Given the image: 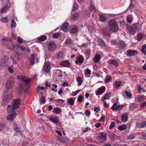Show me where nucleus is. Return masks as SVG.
Listing matches in <instances>:
<instances>
[{
    "mask_svg": "<svg viewBox=\"0 0 146 146\" xmlns=\"http://www.w3.org/2000/svg\"><path fill=\"white\" fill-rule=\"evenodd\" d=\"M108 27L110 31L113 32H117L119 31L117 23L113 20H111L109 22Z\"/></svg>",
    "mask_w": 146,
    "mask_h": 146,
    "instance_id": "obj_1",
    "label": "nucleus"
},
{
    "mask_svg": "<svg viewBox=\"0 0 146 146\" xmlns=\"http://www.w3.org/2000/svg\"><path fill=\"white\" fill-rule=\"evenodd\" d=\"M17 78L21 80L23 82H25L26 86L29 87L31 80L29 78L25 77L22 75L18 76Z\"/></svg>",
    "mask_w": 146,
    "mask_h": 146,
    "instance_id": "obj_2",
    "label": "nucleus"
},
{
    "mask_svg": "<svg viewBox=\"0 0 146 146\" xmlns=\"http://www.w3.org/2000/svg\"><path fill=\"white\" fill-rule=\"evenodd\" d=\"M14 79L13 77H10L6 82V87L7 90L12 88L14 85Z\"/></svg>",
    "mask_w": 146,
    "mask_h": 146,
    "instance_id": "obj_3",
    "label": "nucleus"
},
{
    "mask_svg": "<svg viewBox=\"0 0 146 146\" xmlns=\"http://www.w3.org/2000/svg\"><path fill=\"white\" fill-rule=\"evenodd\" d=\"M107 136V134L106 132H102L100 133L98 140L100 143H103L106 140Z\"/></svg>",
    "mask_w": 146,
    "mask_h": 146,
    "instance_id": "obj_4",
    "label": "nucleus"
},
{
    "mask_svg": "<svg viewBox=\"0 0 146 146\" xmlns=\"http://www.w3.org/2000/svg\"><path fill=\"white\" fill-rule=\"evenodd\" d=\"M48 48L50 51L52 52L56 50V45L54 42H50L48 43Z\"/></svg>",
    "mask_w": 146,
    "mask_h": 146,
    "instance_id": "obj_5",
    "label": "nucleus"
},
{
    "mask_svg": "<svg viewBox=\"0 0 146 146\" xmlns=\"http://www.w3.org/2000/svg\"><path fill=\"white\" fill-rule=\"evenodd\" d=\"M9 58L5 55H4L2 58L0 65L4 67H6L7 65V63L8 61Z\"/></svg>",
    "mask_w": 146,
    "mask_h": 146,
    "instance_id": "obj_6",
    "label": "nucleus"
},
{
    "mask_svg": "<svg viewBox=\"0 0 146 146\" xmlns=\"http://www.w3.org/2000/svg\"><path fill=\"white\" fill-rule=\"evenodd\" d=\"M48 119L51 122L56 125L59 122V120L57 117L55 115H52L48 118Z\"/></svg>",
    "mask_w": 146,
    "mask_h": 146,
    "instance_id": "obj_7",
    "label": "nucleus"
},
{
    "mask_svg": "<svg viewBox=\"0 0 146 146\" xmlns=\"http://www.w3.org/2000/svg\"><path fill=\"white\" fill-rule=\"evenodd\" d=\"M117 103H115L113 104V105L111 106V109L113 111H117L119 110H121L124 107L123 105H118L117 106Z\"/></svg>",
    "mask_w": 146,
    "mask_h": 146,
    "instance_id": "obj_8",
    "label": "nucleus"
},
{
    "mask_svg": "<svg viewBox=\"0 0 146 146\" xmlns=\"http://www.w3.org/2000/svg\"><path fill=\"white\" fill-rule=\"evenodd\" d=\"M35 60L37 62L38 60V58H36L35 55L34 54H32L30 56L29 59V60L30 63L32 65L34 64L35 63Z\"/></svg>",
    "mask_w": 146,
    "mask_h": 146,
    "instance_id": "obj_9",
    "label": "nucleus"
},
{
    "mask_svg": "<svg viewBox=\"0 0 146 146\" xmlns=\"http://www.w3.org/2000/svg\"><path fill=\"white\" fill-rule=\"evenodd\" d=\"M43 69L46 72H49L50 70V64L49 62H45L44 64Z\"/></svg>",
    "mask_w": 146,
    "mask_h": 146,
    "instance_id": "obj_10",
    "label": "nucleus"
},
{
    "mask_svg": "<svg viewBox=\"0 0 146 146\" xmlns=\"http://www.w3.org/2000/svg\"><path fill=\"white\" fill-rule=\"evenodd\" d=\"M137 54L136 51L133 50H129L127 51L126 54L129 56H133L137 55Z\"/></svg>",
    "mask_w": 146,
    "mask_h": 146,
    "instance_id": "obj_11",
    "label": "nucleus"
},
{
    "mask_svg": "<svg viewBox=\"0 0 146 146\" xmlns=\"http://www.w3.org/2000/svg\"><path fill=\"white\" fill-rule=\"evenodd\" d=\"M105 90V87L102 86L98 88L96 91V94L97 95H101L103 93Z\"/></svg>",
    "mask_w": 146,
    "mask_h": 146,
    "instance_id": "obj_12",
    "label": "nucleus"
},
{
    "mask_svg": "<svg viewBox=\"0 0 146 146\" xmlns=\"http://www.w3.org/2000/svg\"><path fill=\"white\" fill-rule=\"evenodd\" d=\"M140 30V28L136 26H134L131 28L129 31L131 34H134L136 32H138Z\"/></svg>",
    "mask_w": 146,
    "mask_h": 146,
    "instance_id": "obj_13",
    "label": "nucleus"
},
{
    "mask_svg": "<svg viewBox=\"0 0 146 146\" xmlns=\"http://www.w3.org/2000/svg\"><path fill=\"white\" fill-rule=\"evenodd\" d=\"M20 102V101L19 100L16 101L13 100L12 102L13 103L12 106H13V108L15 109L17 108L19 106Z\"/></svg>",
    "mask_w": 146,
    "mask_h": 146,
    "instance_id": "obj_14",
    "label": "nucleus"
},
{
    "mask_svg": "<svg viewBox=\"0 0 146 146\" xmlns=\"http://www.w3.org/2000/svg\"><path fill=\"white\" fill-rule=\"evenodd\" d=\"M78 31V28L77 26L75 25L72 26L70 30V32L72 33H76Z\"/></svg>",
    "mask_w": 146,
    "mask_h": 146,
    "instance_id": "obj_15",
    "label": "nucleus"
},
{
    "mask_svg": "<svg viewBox=\"0 0 146 146\" xmlns=\"http://www.w3.org/2000/svg\"><path fill=\"white\" fill-rule=\"evenodd\" d=\"M102 33L106 36H109L110 35V34L109 31L107 28H104L102 29Z\"/></svg>",
    "mask_w": 146,
    "mask_h": 146,
    "instance_id": "obj_16",
    "label": "nucleus"
},
{
    "mask_svg": "<svg viewBox=\"0 0 146 146\" xmlns=\"http://www.w3.org/2000/svg\"><path fill=\"white\" fill-rule=\"evenodd\" d=\"M116 44L120 48H124L126 46V45L125 42L123 41H121L119 42L116 43Z\"/></svg>",
    "mask_w": 146,
    "mask_h": 146,
    "instance_id": "obj_17",
    "label": "nucleus"
},
{
    "mask_svg": "<svg viewBox=\"0 0 146 146\" xmlns=\"http://www.w3.org/2000/svg\"><path fill=\"white\" fill-rule=\"evenodd\" d=\"M84 60V57L82 56H79L77 58V60L75 61V62L76 64L79 63L80 64H82Z\"/></svg>",
    "mask_w": 146,
    "mask_h": 146,
    "instance_id": "obj_18",
    "label": "nucleus"
},
{
    "mask_svg": "<svg viewBox=\"0 0 146 146\" xmlns=\"http://www.w3.org/2000/svg\"><path fill=\"white\" fill-rule=\"evenodd\" d=\"M15 108H13V106L11 105H8L7 109V112L9 113H14L15 110Z\"/></svg>",
    "mask_w": 146,
    "mask_h": 146,
    "instance_id": "obj_19",
    "label": "nucleus"
},
{
    "mask_svg": "<svg viewBox=\"0 0 146 146\" xmlns=\"http://www.w3.org/2000/svg\"><path fill=\"white\" fill-rule=\"evenodd\" d=\"M16 113H12L10 114L7 116V119L8 120L10 121H12L13 120L14 118L16 116Z\"/></svg>",
    "mask_w": 146,
    "mask_h": 146,
    "instance_id": "obj_20",
    "label": "nucleus"
},
{
    "mask_svg": "<svg viewBox=\"0 0 146 146\" xmlns=\"http://www.w3.org/2000/svg\"><path fill=\"white\" fill-rule=\"evenodd\" d=\"M69 26V24L68 23H64L61 29L64 32H66L68 30V27Z\"/></svg>",
    "mask_w": 146,
    "mask_h": 146,
    "instance_id": "obj_21",
    "label": "nucleus"
},
{
    "mask_svg": "<svg viewBox=\"0 0 146 146\" xmlns=\"http://www.w3.org/2000/svg\"><path fill=\"white\" fill-rule=\"evenodd\" d=\"M121 117H122V121L125 123L127 120L128 114L127 113L123 114L121 115Z\"/></svg>",
    "mask_w": 146,
    "mask_h": 146,
    "instance_id": "obj_22",
    "label": "nucleus"
},
{
    "mask_svg": "<svg viewBox=\"0 0 146 146\" xmlns=\"http://www.w3.org/2000/svg\"><path fill=\"white\" fill-rule=\"evenodd\" d=\"M100 58V56L98 54H97L94 56L93 59V61L96 63H98L99 62Z\"/></svg>",
    "mask_w": 146,
    "mask_h": 146,
    "instance_id": "obj_23",
    "label": "nucleus"
},
{
    "mask_svg": "<svg viewBox=\"0 0 146 146\" xmlns=\"http://www.w3.org/2000/svg\"><path fill=\"white\" fill-rule=\"evenodd\" d=\"M97 41L98 43V45L101 46L102 47L104 48L105 47V45L104 41L101 38L98 39Z\"/></svg>",
    "mask_w": 146,
    "mask_h": 146,
    "instance_id": "obj_24",
    "label": "nucleus"
},
{
    "mask_svg": "<svg viewBox=\"0 0 146 146\" xmlns=\"http://www.w3.org/2000/svg\"><path fill=\"white\" fill-rule=\"evenodd\" d=\"M111 96L110 93H108L104 95L103 98L101 99L102 101H104L105 100L108 99Z\"/></svg>",
    "mask_w": 146,
    "mask_h": 146,
    "instance_id": "obj_25",
    "label": "nucleus"
},
{
    "mask_svg": "<svg viewBox=\"0 0 146 146\" xmlns=\"http://www.w3.org/2000/svg\"><path fill=\"white\" fill-rule=\"evenodd\" d=\"M53 111L56 114H58L62 112V110L59 108L56 107L54 108Z\"/></svg>",
    "mask_w": 146,
    "mask_h": 146,
    "instance_id": "obj_26",
    "label": "nucleus"
},
{
    "mask_svg": "<svg viewBox=\"0 0 146 146\" xmlns=\"http://www.w3.org/2000/svg\"><path fill=\"white\" fill-rule=\"evenodd\" d=\"M110 64L113 65L116 67H117L118 66V62L115 60H112L110 61Z\"/></svg>",
    "mask_w": 146,
    "mask_h": 146,
    "instance_id": "obj_27",
    "label": "nucleus"
},
{
    "mask_svg": "<svg viewBox=\"0 0 146 146\" xmlns=\"http://www.w3.org/2000/svg\"><path fill=\"white\" fill-rule=\"evenodd\" d=\"M79 13L77 12L73 14L71 18V19L73 20H75L78 19L79 16Z\"/></svg>",
    "mask_w": 146,
    "mask_h": 146,
    "instance_id": "obj_28",
    "label": "nucleus"
},
{
    "mask_svg": "<svg viewBox=\"0 0 146 146\" xmlns=\"http://www.w3.org/2000/svg\"><path fill=\"white\" fill-rule=\"evenodd\" d=\"M46 36L45 35H42L37 38V39L39 41H43L46 39Z\"/></svg>",
    "mask_w": 146,
    "mask_h": 146,
    "instance_id": "obj_29",
    "label": "nucleus"
},
{
    "mask_svg": "<svg viewBox=\"0 0 146 146\" xmlns=\"http://www.w3.org/2000/svg\"><path fill=\"white\" fill-rule=\"evenodd\" d=\"M60 64L61 65L65 67H68L70 65V64L69 63V62L68 60H67L66 61H62L60 63Z\"/></svg>",
    "mask_w": 146,
    "mask_h": 146,
    "instance_id": "obj_30",
    "label": "nucleus"
},
{
    "mask_svg": "<svg viewBox=\"0 0 146 146\" xmlns=\"http://www.w3.org/2000/svg\"><path fill=\"white\" fill-rule=\"evenodd\" d=\"M87 28L89 31L91 33H93L95 31V29L94 26L90 25L87 26Z\"/></svg>",
    "mask_w": 146,
    "mask_h": 146,
    "instance_id": "obj_31",
    "label": "nucleus"
},
{
    "mask_svg": "<svg viewBox=\"0 0 146 146\" xmlns=\"http://www.w3.org/2000/svg\"><path fill=\"white\" fill-rule=\"evenodd\" d=\"M117 128L120 131H122L126 129H127V127L125 124H123L121 125L118 126Z\"/></svg>",
    "mask_w": 146,
    "mask_h": 146,
    "instance_id": "obj_32",
    "label": "nucleus"
},
{
    "mask_svg": "<svg viewBox=\"0 0 146 146\" xmlns=\"http://www.w3.org/2000/svg\"><path fill=\"white\" fill-rule=\"evenodd\" d=\"M126 19L128 23L130 24L133 21L132 16L129 15L127 17Z\"/></svg>",
    "mask_w": 146,
    "mask_h": 146,
    "instance_id": "obj_33",
    "label": "nucleus"
},
{
    "mask_svg": "<svg viewBox=\"0 0 146 146\" xmlns=\"http://www.w3.org/2000/svg\"><path fill=\"white\" fill-rule=\"evenodd\" d=\"M9 102V101L7 100L6 98H3L2 101V105L5 106Z\"/></svg>",
    "mask_w": 146,
    "mask_h": 146,
    "instance_id": "obj_34",
    "label": "nucleus"
},
{
    "mask_svg": "<svg viewBox=\"0 0 146 146\" xmlns=\"http://www.w3.org/2000/svg\"><path fill=\"white\" fill-rule=\"evenodd\" d=\"M72 41L70 39H67L65 41V43L67 46H69L72 43Z\"/></svg>",
    "mask_w": 146,
    "mask_h": 146,
    "instance_id": "obj_35",
    "label": "nucleus"
},
{
    "mask_svg": "<svg viewBox=\"0 0 146 146\" xmlns=\"http://www.w3.org/2000/svg\"><path fill=\"white\" fill-rule=\"evenodd\" d=\"M78 6L77 3L76 2H74L73 5L72 11H76L78 8Z\"/></svg>",
    "mask_w": 146,
    "mask_h": 146,
    "instance_id": "obj_36",
    "label": "nucleus"
},
{
    "mask_svg": "<svg viewBox=\"0 0 146 146\" xmlns=\"http://www.w3.org/2000/svg\"><path fill=\"white\" fill-rule=\"evenodd\" d=\"M76 81L78 82V84L80 85H81L83 82L81 77L79 76L76 78Z\"/></svg>",
    "mask_w": 146,
    "mask_h": 146,
    "instance_id": "obj_37",
    "label": "nucleus"
},
{
    "mask_svg": "<svg viewBox=\"0 0 146 146\" xmlns=\"http://www.w3.org/2000/svg\"><path fill=\"white\" fill-rule=\"evenodd\" d=\"M74 98H71L69 99L68 102L69 104L70 105H73L74 104Z\"/></svg>",
    "mask_w": 146,
    "mask_h": 146,
    "instance_id": "obj_38",
    "label": "nucleus"
},
{
    "mask_svg": "<svg viewBox=\"0 0 146 146\" xmlns=\"http://www.w3.org/2000/svg\"><path fill=\"white\" fill-rule=\"evenodd\" d=\"M100 19L101 21L103 22H105L107 20V19L102 15H100Z\"/></svg>",
    "mask_w": 146,
    "mask_h": 146,
    "instance_id": "obj_39",
    "label": "nucleus"
},
{
    "mask_svg": "<svg viewBox=\"0 0 146 146\" xmlns=\"http://www.w3.org/2000/svg\"><path fill=\"white\" fill-rule=\"evenodd\" d=\"M1 20L4 23H7L9 20L7 18V16L1 18Z\"/></svg>",
    "mask_w": 146,
    "mask_h": 146,
    "instance_id": "obj_40",
    "label": "nucleus"
},
{
    "mask_svg": "<svg viewBox=\"0 0 146 146\" xmlns=\"http://www.w3.org/2000/svg\"><path fill=\"white\" fill-rule=\"evenodd\" d=\"M64 57L63 54V53L62 52H60L58 53L57 55V58L58 59H60L63 58Z\"/></svg>",
    "mask_w": 146,
    "mask_h": 146,
    "instance_id": "obj_41",
    "label": "nucleus"
},
{
    "mask_svg": "<svg viewBox=\"0 0 146 146\" xmlns=\"http://www.w3.org/2000/svg\"><path fill=\"white\" fill-rule=\"evenodd\" d=\"M126 95L130 99H131L132 97V95L129 92L125 91V92Z\"/></svg>",
    "mask_w": 146,
    "mask_h": 146,
    "instance_id": "obj_42",
    "label": "nucleus"
},
{
    "mask_svg": "<svg viewBox=\"0 0 146 146\" xmlns=\"http://www.w3.org/2000/svg\"><path fill=\"white\" fill-rule=\"evenodd\" d=\"M12 97V95L11 94H10L7 95L4 98H6L7 100L9 101L11 99Z\"/></svg>",
    "mask_w": 146,
    "mask_h": 146,
    "instance_id": "obj_43",
    "label": "nucleus"
},
{
    "mask_svg": "<svg viewBox=\"0 0 146 146\" xmlns=\"http://www.w3.org/2000/svg\"><path fill=\"white\" fill-rule=\"evenodd\" d=\"M111 78L110 76H107L105 78V82H108L111 81Z\"/></svg>",
    "mask_w": 146,
    "mask_h": 146,
    "instance_id": "obj_44",
    "label": "nucleus"
},
{
    "mask_svg": "<svg viewBox=\"0 0 146 146\" xmlns=\"http://www.w3.org/2000/svg\"><path fill=\"white\" fill-rule=\"evenodd\" d=\"M121 84V81H116L115 83V85L116 87V88L119 86Z\"/></svg>",
    "mask_w": 146,
    "mask_h": 146,
    "instance_id": "obj_45",
    "label": "nucleus"
},
{
    "mask_svg": "<svg viewBox=\"0 0 146 146\" xmlns=\"http://www.w3.org/2000/svg\"><path fill=\"white\" fill-rule=\"evenodd\" d=\"M14 131L16 133V135H21V132L19 128H17L16 129L14 130Z\"/></svg>",
    "mask_w": 146,
    "mask_h": 146,
    "instance_id": "obj_46",
    "label": "nucleus"
},
{
    "mask_svg": "<svg viewBox=\"0 0 146 146\" xmlns=\"http://www.w3.org/2000/svg\"><path fill=\"white\" fill-rule=\"evenodd\" d=\"M11 27H15L16 26V22L13 19L11 20Z\"/></svg>",
    "mask_w": 146,
    "mask_h": 146,
    "instance_id": "obj_47",
    "label": "nucleus"
},
{
    "mask_svg": "<svg viewBox=\"0 0 146 146\" xmlns=\"http://www.w3.org/2000/svg\"><path fill=\"white\" fill-rule=\"evenodd\" d=\"M90 9L91 11H92L95 12L96 11V7L93 5H91Z\"/></svg>",
    "mask_w": 146,
    "mask_h": 146,
    "instance_id": "obj_48",
    "label": "nucleus"
},
{
    "mask_svg": "<svg viewBox=\"0 0 146 146\" xmlns=\"http://www.w3.org/2000/svg\"><path fill=\"white\" fill-rule=\"evenodd\" d=\"M145 99L144 96H139L137 100L138 101L142 102L145 100Z\"/></svg>",
    "mask_w": 146,
    "mask_h": 146,
    "instance_id": "obj_49",
    "label": "nucleus"
},
{
    "mask_svg": "<svg viewBox=\"0 0 146 146\" xmlns=\"http://www.w3.org/2000/svg\"><path fill=\"white\" fill-rule=\"evenodd\" d=\"M60 35L59 33H54L52 35V37L56 38H58L60 36Z\"/></svg>",
    "mask_w": 146,
    "mask_h": 146,
    "instance_id": "obj_50",
    "label": "nucleus"
},
{
    "mask_svg": "<svg viewBox=\"0 0 146 146\" xmlns=\"http://www.w3.org/2000/svg\"><path fill=\"white\" fill-rule=\"evenodd\" d=\"M17 40L19 43H21L23 41V39L21 37L18 36L17 38Z\"/></svg>",
    "mask_w": 146,
    "mask_h": 146,
    "instance_id": "obj_51",
    "label": "nucleus"
},
{
    "mask_svg": "<svg viewBox=\"0 0 146 146\" xmlns=\"http://www.w3.org/2000/svg\"><path fill=\"white\" fill-rule=\"evenodd\" d=\"M91 73V70L87 68L86 70V72L85 73V74L86 75H87L90 74Z\"/></svg>",
    "mask_w": 146,
    "mask_h": 146,
    "instance_id": "obj_52",
    "label": "nucleus"
},
{
    "mask_svg": "<svg viewBox=\"0 0 146 146\" xmlns=\"http://www.w3.org/2000/svg\"><path fill=\"white\" fill-rule=\"evenodd\" d=\"M5 126L3 123L0 124V131L3 130L5 127Z\"/></svg>",
    "mask_w": 146,
    "mask_h": 146,
    "instance_id": "obj_53",
    "label": "nucleus"
},
{
    "mask_svg": "<svg viewBox=\"0 0 146 146\" xmlns=\"http://www.w3.org/2000/svg\"><path fill=\"white\" fill-rule=\"evenodd\" d=\"M142 51L144 54L146 55V45L142 47Z\"/></svg>",
    "mask_w": 146,
    "mask_h": 146,
    "instance_id": "obj_54",
    "label": "nucleus"
},
{
    "mask_svg": "<svg viewBox=\"0 0 146 146\" xmlns=\"http://www.w3.org/2000/svg\"><path fill=\"white\" fill-rule=\"evenodd\" d=\"M17 46L22 50H24L25 49V47H23L21 44H18L17 45Z\"/></svg>",
    "mask_w": 146,
    "mask_h": 146,
    "instance_id": "obj_55",
    "label": "nucleus"
},
{
    "mask_svg": "<svg viewBox=\"0 0 146 146\" xmlns=\"http://www.w3.org/2000/svg\"><path fill=\"white\" fill-rule=\"evenodd\" d=\"M83 97L81 95H80L78 98V101L79 102H81L82 101Z\"/></svg>",
    "mask_w": 146,
    "mask_h": 146,
    "instance_id": "obj_56",
    "label": "nucleus"
},
{
    "mask_svg": "<svg viewBox=\"0 0 146 146\" xmlns=\"http://www.w3.org/2000/svg\"><path fill=\"white\" fill-rule=\"evenodd\" d=\"M143 38V35L142 34H140L138 35L137 38L138 40H140Z\"/></svg>",
    "mask_w": 146,
    "mask_h": 146,
    "instance_id": "obj_57",
    "label": "nucleus"
},
{
    "mask_svg": "<svg viewBox=\"0 0 146 146\" xmlns=\"http://www.w3.org/2000/svg\"><path fill=\"white\" fill-rule=\"evenodd\" d=\"M136 126L138 127L142 128L143 127V124L141 123H137L136 125Z\"/></svg>",
    "mask_w": 146,
    "mask_h": 146,
    "instance_id": "obj_58",
    "label": "nucleus"
},
{
    "mask_svg": "<svg viewBox=\"0 0 146 146\" xmlns=\"http://www.w3.org/2000/svg\"><path fill=\"white\" fill-rule=\"evenodd\" d=\"M115 125V123L113 122H112L110 125L109 126V128L110 129H112L113 128Z\"/></svg>",
    "mask_w": 146,
    "mask_h": 146,
    "instance_id": "obj_59",
    "label": "nucleus"
},
{
    "mask_svg": "<svg viewBox=\"0 0 146 146\" xmlns=\"http://www.w3.org/2000/svg\"><path fill=\"white\" fill-rule=\"evenodd\" d=\"M135 137V136L134 134H131L128 136V138L129 139H132L134 138Z\"/></svg>",
    "mask_w": 146,
    "mask_h": 146,
    "instance_id": "obj_60",
    "label": "nucleus"
},
{
    "mask_svg": "<svg viewBox=\"0 0 146 146\" xmlns=\"http://www.w3.org/2000/svg\"><path fill=\"white\" fill-rule=\"evenodd\" d=\"M85 114L87 116H89L90 114V113L88 110H86L85 111Z\"/></svg>",
    "mask_w": 146,
    "mask_h": 146,
    "instance_id": "obj_61",
    "label": "nucleus"
},
{
    "mask_svg": "<svg viewBox=\"0 0 146 146\" xmlns=\"http://www.w3.org/2000/svg\"><path fill=\"white\" fill-rule=\"evenodd\" d=\"M135 3H130L129 7L131 9H133L134 8V4Z\"/></svg>",
    "mask_w": 146,
    "mask_h": 146,
    "instance_id": "obj_62",
    "label": "nucleus"
},
{
    "mask_svg": "<svg viewBox=\"0 0 146 146\" xmlns=\"http://www.w3.org/2000/svg\"><path fill=\"white\" fill-rule=\"evenodd\" d=\"M121 23L120 26L122 27H123L124 26V25H126V24L124 23V21H122L120 22Z\"/></svg>",
    "mask_w": 146,
    "mask_h": 146,
    "instance_id": "obj_63",
    "label": "nucleus"
},
{
    "mask_svg": "<svg viewBox=\"0 0 146 146\" xmlns=\"http://www.w3.org/2000/svg\"><path fill=\"white\" fill-rule=\"evenodd\" d=\"M13 128L14 130L16 129L17 128H19V127H17V124L15 123H14L13 124Z\"/></svg>",
    "mask_w": 146,
    "mask_h": 146,
    "instance_id": "obj_64",
    "label": "nucleus"
}]
</instances>
